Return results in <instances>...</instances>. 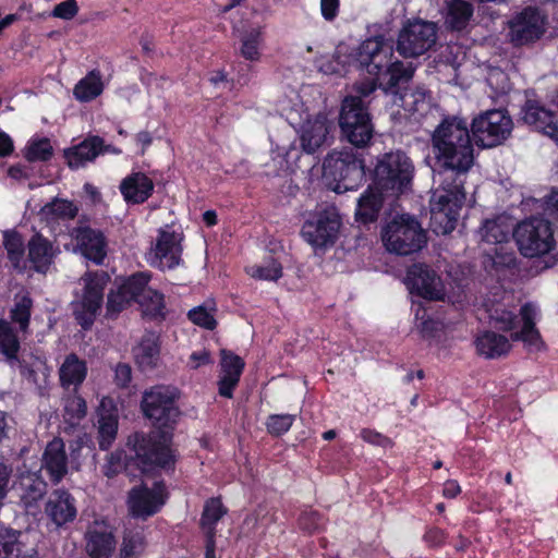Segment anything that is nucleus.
Here are the masks:
<instances>
[{
  "label": "nucleus",
  "instance_id": "obj_42",
  "mask_svg": "<svg viewBox=\"0 0 558 558\" xmlns=\"http://www.w3.org/2000/svg\"><path fill=\"white\" fill-rule=\"evenodd\" d=\"M20 349L19 339L8 322H0V352L3 353L8 360L15 361L16 354Z\"/></svg>",
  "mask_w": 558,
  "mask_h": 558
},
{
  "label": "nucleus",
  "instance_id": "obj_23",
  "mask_svg": "<svg viewBox=\"0 0 558 558\" xmlns=\"http://www.w3.org/2000/svg\"><path fill=\"white\" fill-rule=\"evenodd\" d=\"M165 490H131L128 498L129 512L134 518L147 519L166 502Z\"/></svg>",
  "mask_w": 558,
  "mask_h": 558
},
{
  "label": "nucleus",
  "instance_id": "obj_56",
  "mask_svg": "<svg viewBox=\"0 0 558 558\" xmlns=\"http://www.w3.org/2000/svg\"><path fill=\"white\" fill-rule=\"evenodd\" d=\"M361 437L364 441H366L371 445H375V446H379V447H384V448L392 446V441L390 438H388L387 436H385L374 429L363 428L361 430Z\"/></svg>",
  "mask_w": 558,
  "mask_h": 558
},
{
  "label": "nucleus",
  "instance_id": "obj_57",
  "mask_svg": "<svg viewBox=\"0 0 558 558\" xmlns=\"http://www.w3.org/2000/svg\"><path fill=\"white\" fill-rule=\"evenodd\" d=\"M19 555L16 541L0 535V558H19Z\"/></svg>",
  "mask_w": 558,
  "mask_h": 558
},
{
  "label": "nucleus",
  "instance_id": "obj_1",
  "mask_svg": "<svg viewBox=\"0 0 558 558\" xmlns=\"http://www.w3.org/2000/svg\"><path fill=\"white\" fill-rule=\"evenodd\" d=\"M439 169L434 174L438 186L430 197V223L436 233L451 232L459 209L465 201L464 182L474 162V149L468 124L461 119H446L432 136Z\"/></svg>",
  "mask_w": 558,
  "mask_h": 558
},
{
  "label": "nucleus",
  "instance_id": "obj_7",
  "mask_svg": "<svg viewBox=\"0 0 558 558\" xmlns=\"http://www.w3.org/2000/svg\"><path fill=\"white\" fill-rule=\"evenodd\" d=\"M110 278L105 271L86 272L80 279L82 291L75 293L73 314L83 328H89L104 300V291Z\"/></svg>",
  "mask_w": 558,
  "mask_h": 558
},
{
  "label": "nucleus",
  "instance_id": "obj_63",
  "mask_svg": "<svg viewBox=\"0 0 558 558\" xmlns=\"http://www.w3.org/2000/svg\"><path fill=\"white\" fill-rule=\"evenodd\" d=\"M12 150L13 142L11 137L4 132H0V157L10 155Z\"/></svg>",
  "mask_w": 558,
  "mask_h": 558
},
{
  "label": "nucleus",
  "instance_id": "obj_10",
  "mask_svg": "<svg viewBox=\"0 0 558 558\" xmlns=\"http://www.w3.org/2000/svg\"><path fill=\"white\" fill-rule=\"evenodd\" d=\"M437 40V26L423 20L409 21L399 32L397 51L403 58H416L427 52Z\"/></svg>",
  "mask_w": 558,
  "mask_h": 558
},
{
  "label": "nucleus",
  "instance_id": "obj_6",
  "mask_svg": "<svg viewBox=\"0 0 558 558\" xmlns=\"http://www.w3.org/2000/svg\"><path fill=\"white\" fill-rule=\"evenodd\" d=\"M324 178L335 182L332 191L338 194L354 190L364 178V165L352 150H333L323 163Z\"/></svg>",
  "mask_w": 558,
  "mask_h": 558
},
{
  "label": "nucleus",
  "instance_id": "obj_21",
  "mask_svg": "<svg viewBox=\"0 0 558 558\" xmlns=\"http://www.w3.org/2000/svg\"><path fill=\"white\" fill-rule=\"evenodd\" d=\"M111 151L120 154L121 150L116 147L105 146L104 140L99 136H90L78 145L71 147L64 151L68 165L72 169H78L86 162L93 161L99 154Z\"/></svg>",
  "mask_w": 558,
  "mask_h": 558
},
{
  "label": "nucleus",
  "instance_id": "obj_16",
  "mask_svg": "<svg viewBox=\"0 0 558 558\" xmlns=\"http://www.w3.org/2000/svg\"><path fill=\"white\" fill-rule=\"evenodd\" d=\"M537 314L535 305L531 303L524 304L520 308V316L523 323L522 328L511 333V340L522 341L525 350L530 353H538L546 350V344L535 326Z\"/></svg>",
  "mask_w": 558,
  "mask_h": 558
},
{
  "label": "nucleus",
  "instance_id": "obj_31",
  "mask_svg": "<svg viewBox=\"0 0 558 558\" xmlns=\"http://www.w3.org/2000/svg\"><path fill=\"white\" fill-rule=\"evenodd\" d=\"M134 359L143 372L157 367L160 360L159 338L155 332H146L133 350Z\"/></svg>",
  "mask_w": 558,
  "mask_h": 558
},
{
  "label": "nucleus",
  "instance_id": "obj_60",
  "mask_svg": "<svg viewBox=\"0 0 558 558\" xmlns=\"http://www.w3.org/2000/svg\"><path fill=\"white\" fill-rule=\"evenodd\" d=\"M238 377L234 376H228V375H221L219 380V393L222 397L231 398L232 391L235 388V386L239 383Z\"/></svg>",
  "mask_w": 558,
  "mask_h": 558
},
{
  "label": "nucleus",
  "instance_id": "obj_4",
  "mask_svg": "<svg viewBox=\"0 0 558 558\" xmlns=\"http://www.w3.org/2000/svg\"><path fill=\"white\" fill-rule=\"evenodd\" d=\"M392 60L393 47L384 37L377 36L364 40L359 47L357 61L372 75V78L356 83L353 87L356 94L371 95L377 88V83Z\"/></svg>",
  "mask_w": 558,
  "mask_h": 558
},
{
  "label": "nucleus",
  "instance_id": "obj_28",
  "mask_svg": "<svg viewBox=\"0 0 558 558\" xmlns=\"http://www.w3.org/2000/svg\"><path fill=\"white\" fill-rule=\"evenodd\" d=\"M45 511L58 526L73 521L76 517L74 499L68 490H54L48 498Z\"/></svg>",
  "mask_w": 558,
  "mask_h": 558
},
{
  "label": "nucleus",
  "instance_id": "obj_5",
  "mask_svg": "<svg viewBox=\"0 0 558 558\" xmlns=\"http://www.w3.org/2000/svg\"><path fill=\"white\" fill-rule=\"evenodd\" d=\"M413 172L414 166L404 153L384 154L375 167V185L388 196H398L410 185Z\"/></svg>",
  "mask_w": 558,
  "mask_h": 558
},
{
  "label": "nucleus",
  "instance_id": "obj_43",
  "mask_svg": "<svg viewBox=\"0 0 558 558\" xmlns=\"http://www.w3.org/2000/svg\"><path fill=\"white\" fill-rule=\"evenodd\" d=\"M262 41L263 37L260 29L254 28L246 32L241 38V56L250 61L259 60V47Z\"/></svg>",
  "mask_w": 558,
  "mask_h": 558
},
{
  "label": "nucleus",
  "instance_id": "obj_54",
  "mask_svg": "<svg viewBox=\"0 0 558 558\" xmlns=\"http://www.w3.org/2000/svg\"><path fill=\"white\" fill-rule=\"evenodd\" d=\"M78 13V4L76 0H65L58 3L52 10V16L62 20H72Z\"/></svg>",
  "mask_w": 558,
  "mask_h": 558
},
{
  "label": "nucleus",
  "instance_id": "obj_39",
  "mask_svg": "<svg viewBox=\"0 0 558 558\" xmlns=\"http://www.w3.org/2000/svg\"><path fill=\"white\" fill-rule=\"evenodd\" d=\"M87 405L85 400L77 395L69 396L64 400L63 418L70 427H75L86 416Z\"/></svg>",
  "mask_w": 558,
  "mask_h": 558
},
{
  "label": "nucleus",
  "instance_id": "obj_19",
  "mask_svg": "<svg viewBox=\"0 0 558 558\" xmlns=\"http://www.w3.org/2000/svg\"><path fill=\"white\" fill-rule=\"evenodd\" d=\"M98 444L101 450H108L117 438L119 426L118 409L110 398H102L97 410Z\"/></svg>",
  "mask_w": 558,
  "mask_h": 558
},
{
  "label": "nucleus",
  "instance_id": "obj_61",
  "mask_svg": "<svg viewBox=\"0 0 558 558\" xmlns=\"http://www.w3.org/2000/svg\"><path fill=\"white\" fill-rule=\"evenodd\" d=\"M192 368L211 363L210 354L206 350L193 352L190 356Z\"/></svg>",
  "mask_w": 558,
  "mask_h": 558
},
{
  "label": "nucleus",
  "instance_id": "obj_24",
  "mask_svg": "<svg viewBox=\"0 0 558 558\" xmlns=\"http://www.w3.org/2000/svg\"><path fill=\"white\" fill-rule=\"evenodd\" d=\"M522 120L535 130L558 141V122L553 111L538 102L527 100L522 110Z\"/></svg>",
  "mask_w": 558,
  "mask_h": 558
},
{
  "label": "nucleus",
  "instance_id": "obj_44",
  "mask_svg": "<svg viewBox=\"0 0 558 558\" xmlns=\"http://www.w3.org/2000/svg\"><path fill=\"white\" fill-rule=\"evenodd\" d=\"M247 274L259 280L277 281L282 276V266L274 258L247 268Z\"/></svg>",
  "mask_w": 558,
  "mask_h": 558
},
{
  "label": "nucleus",
  "instance_id": "obj_51",
  "mask_svg": "<svg viewBox=\"0 0 558 558\" xmlns=\"http://www.w3.org/2000/svg\"><path fill=\"white\" fill-rule=\"evenodd\" d=\"M221 356L222 375L234 376L240 378L244 367V362L242 361V359L226 350L221 351Z\"/></svg>",
  "mask_w": 558,
  "mask_h": 558
},
{
  "label": "nucleus",
  "instance_id": "obj_8",
  "mask_svg": "<svg viewBox=\"0 0 558 558\" xmlns=\"http://www.w3.org/2000/svg\"><path fill=\"white\" fill-rule=\"evenodd\" d=\"M513 238L520 253L530 258L548 254L556 244L550 222L537 217L520 222Z\"/></svg>",
  "mask_w": 558,
  "mask_h": 558
},
{
  "label": "nucleus",
  "instance_id": "obj_9",
  "mask_svg": "<svg viewBox=\"0 0 558 558\" xmlns=\"http://www.w3.org/2000/svg\"><path fill=\"white\" fill-rule=\"evenodd\" d=\"M472 134L475 143L484 148L501 145L513 130L511 117L505 110H488L473 119Z\"/></svg>",
  "mask_w": 558,
  "mask_h": 558
},
{
  "label": "nucleus",
  "instance_id": "obj_20",
  "mask_svg": "<svg viewBox=\"0 0 558 558\" xmlns=\"http://www.w3.org/2000/svg\"><path fill=\"white\" fill-rule=\"evenodd\" d=\"M72 236L81 253L95 264H102L107 255V242L99 230L83 226L72 230Z\"/></svg>",
  "mask_w": 558,
  "mask_h": 558
},
{
  "label": "nucleus",
  "instance_id": "obj_26",
  "mask_svg": "<svg viewBox=\"0 0 558 558\" xmlns=\"http://www.w3.org/2000/svg\"><path fill=\"white\" fill-rule=\"evenodd\" d=\"M119 189L126 203L142 204L150 197L154 182L143 172H133L121 181Z\"/></svg>",
  "mask_w": 558,
  "mask_h": 558
},
{
  "label": "nucleus",
  "instance_id": "obj_25",
  "mask_svg": "<svg viewBox=\"0 0 558 558\" xmlns=\"http://www.w3.org/2000/svg\"><path fill=\"white\" fill-rule=\"evenodd\" d=\"M27 250L26 263L29 262L34 270L43 274L49 269L59 252L48 239L39 233L33 235L28 241Z\"/></svg>",
  "mask_w": 558,
  "mask_h": 558
},
{
  "label": "nucleus",
  "instance_id": "obj_29",
  "mask_svg": "<svg viewBox=\"0 0 558 558\" xmlns=\"http://www.w3.org/2000/svg\"><path fill=\"white\" fill-rule=\"evenodd\" d=\"M513 222L509 216L498 215L483 221L478 229L481 240L487 244L508 243L510 235H513Z\"/></svg>",
  "mask_w": 558,
  "mask_h": 558
},
{
  "label": "nucleus",
  "instance_id": "obj_45",
  "mask_svg": "<svg viewBox=\"0 0 558 558\" xmlns=\"http://www.w3.org/2000/svg\"><path fill=\"white\" fill-rule=\"evenodd\" d=\"M490 323L500 330L511 331L517 327L518 316L504 306H496L489 311Z\"/></svg>",
  "mask_w": 558,
  "mask_h": 558
},
{
  "label": "nucleus",
  "instance_id": "obj_3",
  "mask_svg": "<svg viewBox=\"0 0 558 558\" xmlns=\"http://www.w3.org/2000/svg\"><path fill=\"white\" fill-rule=\"evenodd\" d=\"M381 241L388 252L397 255H410L426 245L427 236L414 217L400 215L383 227Z\"/></svg>",
  "mask_w": 558,
  "mask_h": 558
},
{
  "label": "nucleus",
  "instance_id": "obj_48",
  "mask_svg": "<svg viewBox=\"0 0 558 558\" xmlns=\"http://www.w3.org/2000/svg\"><path fill=\"white\" fill-rule=\"evenodd\" d=\"M32 299L27 294L17 296L16 303L11 311L12 319L20 325L22 330H26L31 317Z\"/></svg>",
  "mask_w": 558,
  "mask_h": 558
},
{
  "label": "nucleus",
  "instance_id": "obj_18",
  "mask_svg": "<svg viewBox=\"0 0 558 558\" xmlns=\"http://www.w3.org/2000/svg\"><path fill=\"white\" fill-rule=\"evenodd\" d=\"M362 95L347 96L341 106L339 116V126L344 137H356L353 129L359 126L361 122H371V117Z\"/></svg>",
  "mask_w": 558,
  "mask_h": 558
},
{
  "label": "nucleus",
  "instance_id": "obj_12",
  "mask_svg": "<svg viewBox=\"0 0 558 558\" xmlns=\"http://www.w3.org/2000/svg\"><path fill=\"white\" fill-rule=\"evenodd\" d=\"M508 37L515 46H525L539 40L546 32V16L536 8L527 7L508 21Z\"/></svg>",
  "mask_w": 558,
  "mask_h": 558
},
{
  "label": "nucleus",
  "instance_id": "obj_34",
  "mask_svg": "<svg viewBox=\"0 0 558 558\" xmlns=\"http://www.w3.org/2000/svg\"><path fill=\"white\" fill-rule=\"evenodd\" d=\"M387 195L375 187H368L359 198L357 208L355 213L356 220L368 223L377 219L383 206L384 196Z\"/></svg>",
  "mask_w": 558,
  "mask_h": 558
},
{
  "label": "nucleus",
  "instance_id": "obj_15",
  "mask_svg": "<svg viewBox=\"0 0 558 558\" xmlns=\"http://www.w3.org/2000/svg\"><path fill=\"white\" fill-rule=\"evenodd\" d=\"M332 121L325 113H317L307 119L300 129V142L302 149L307 154H314L328 141Z\"/></svg>",
  "mask_w": 558,
  "mask_h": 558
},
{
  "label": "nucleus",
  "instance_id": "obj_37",
  "mask_svg": "<svg viewBox=\"0 0 558 558\" xmlns=\"http://www.w3.org/2000/svg\"><path fill=\"white\" fill-rule=\"evenodd\" d=\"M414 74V68L411 63L405 64L399 60H392L381 78L388 77L387 82L379 81V86L387 92L397 87L402 82H409Z\"/></svg>",
  "mask_w": 558,
  "mask_h": 558
},
{
  "label": "nucleus",
  "instance_id": "obj_55",
  "mask_svg": "<svg viewBox=\"0 0 558 558\" xmlns=\"http://www.w3.org/2000/svg\"><path fill=\"white\" fill-rule=\"evenodd\" d=\"M543 209L545 215L558 223V187L551 189L544 197Z\"/></svg>",
  "mask_w": 558,
  "mask_h": 558
},
{
  "label": "nucleus",
  "instance_id": "obj_52",
  "mask_svg": "<svg viewBox=\"0 0 558 558\" xmlns=\"http://www.w3.org/2000/svg\"><path fill=\"white\" fill-rule=\"evenodd\" d=\"M353 131L356 134V137H345V138L348 140V142H350L355 147H364L371 142V140L373 137L374 126H373L372 121L367 122V123L361 122V124L359 126H356L355 129H353Z\"/></svg>",
  "mask_w": 558,
  "mask_h": 558
},
{
  "label": "nucleus",
  "instance_id": "obj_17",
  "mask_svg": "<svg viewBox=\"0 0 558 558\" xmlns=\"http://www.w3.org/2000/svg\"><path fill=\"white\" fill-rule=\"evenodd\" d=\"M148 281L149 276L140 272L125 280L116 291H111L107 300V315L116 316L126 308L132 301H136L141 289Z\"/></svg>",
  "mask_w": 558,
  "mask_h": 558
},
{
  "label": "nucleus",
  "instance_id": "obj_50",
  "mask_svg": "<svg viewBox=\"0 0 558 558\" xmlns=\"http://www.w3.org/2000/svg\"><path fill=\"white\" fill-rule=\"evenodd\" d=\"M29 161H45L52 156V146L48 140H39L28 145L25 154Z\"/></svg>",
  "mask_w": 558,
  "mask_h": 558
},
{
  "label": "nucleus",
  "instance_id": "obj_32",
  "mask_svg": "<svg viewBox=\"0 0 558 558\" xmlns=\"http://www.w3.org/2000/svg\"><path fill=\"white\" fill-rule=\"evenodd\" d=\"M445 25L451 31H463L474 14V7L468 0H447Z\"/></svg>",
  "mask_w": 558,
  "mask_h": 558
},
{
  "label": "nucleus",
  "instance_id": "obj_38",
  "mask_svg": "<svg viewBox=\"0 0 558 558\" xmlns=\"http://www.w3.org/2000/svg\"><path fill=\"white\" fill-rule=\"evenodd\" d=\"M227 513L219 498L209 499L204 507L201 525L206 535H215L216 523Z\"/></svg>",
  "mask_w": 558,
  "mask_h": 558
},
{
  "label": "nucleus",
  "instance_id": "obj_46",
  "mask_svg": "<svg viewBox=\"0 0 558 558\" xmlns=\"http://www.w3.org/2000/svg\"><path fill=\"white\" fill-rule=\"evenodd\" d=\"M77 209L73 203L65 199H56L41 209L43 216L46 218H74Z\"/></svg>",
  "mask_w": 558,
  "mask_h": 558
},
{
  "label": "nucleus",
  "instance_id": "obj_22",
  "mask_svg": "<svg viewBox=\"0 0 558 558\" xmlns=\"http://www.w3.org/2000/svg\"><path fill=\"white\" fill-rule=\"evenodd\" d=\"M116 547L111 527L105 520H95L87 532L86 550L92 558H110Z\"/></svg>",
  "mask_w": 558,
  "mask_h": 558
},
{
  "label": "nucleus",
  "instance_id": "obj_40",
  "mask_svg": "<svg viewBox=\"0 0 558 558\" xmlns=\"http://www.w3.org/2000/svg\"><path fill=\"white\" fill-rule=\"evenodd\" d=\"M4 247L8 252V257L13 264L14 268L23 271L26 269V259L24 258V244L21 236L16 233L4 234Z\"/></svg>",
  "mask_w": 558,
  "mask_h": 558
},
{
  "label": "nucleus",
  "instance_id": "obj_53",
  "mask_svg": "<svg viewBox=\"0 0 558 558\" xmlns=\"http://www.w3.org/2000/svg\"><path fill=\"white\" fill-rule=\"evenodd\" d=\"M416 317L420 319V323L416 325V330L423 339H430L436 337L438 331H440L442 328V324L440 322L425 318V313L422 317H418L416 314Z\"/></svg>",
  "mask_w": 558,
  "mask_h": 558
},
{
  "label": "nucleus",
  "instance_id": "obj_62",
  "mask_svg": "<svg viewBox=\"0 0 558 558\" xmlns=\"http://www.w3.org/2000/svg\"><path fill=\"white\" fill-rule=\"evenodd\" d=\"M13 469L11 465L0 462V488H7L11 482Z\"/></svg>",
  "mask_w": 558,
  "mask_h": 558
},
{
  "label": "nucleus",
  "instance_id": "obj_30",
  "mask_svg": "<svg viewBox=\"0 0 558 558\" xmlns=\"http://www.w3.org/2000/svg\"><path fill=\"white\" fill-rule=\"evenodd\" d=\"M474 345L477 354L485 359H499L507 355L512 348L509 338L490 330L478 333Z\"/></svg>",
  "mask_w": 558,
  "mask_h": 558
},
{
  "label": "nucleus",
  "instance_id": "obj_64",
  "mask_svg": "<svg viewBox=\"0 0 558 558\" xmlns=\"http://www.w3.org/2000/svg\"><path fill=\"white\" fill-rule=\"evenodd\" d=\"M121 466L122 464L120 462V459L111 454L108 464L105 466V474L110 477L113 474L118 473Z\"/></svg>",
  "mask_w": 558,
  "mask_h": 558
},
{
  "label": "nucleus",
  "instance_id": "obj_33",
  "mask_svg": "<svg viewBox=\"0 0 558 558\" xmlns=\"http://www.w3.org/2000/svg\"><path fill=\"white\" fill-rule=\"evenodd\" d=\"M87 375V365L76 354L71 353L65 356L59 368V378L64 388L73 387L77 389Z\"/></svg>",
  "mask_w": 558,
  "mask_h": 558
},
{
  "label": "nucleus",
  "instance_id": "obj_27",
  "mask_svg": "<svg viewBox=\"0 0 558 558\" xmlns=\"http://www.w3.org/2000/svg\"><path fill=\"white\" fill-rule=\"evenodd\" d=\"M44 470L50 476L52 485L58 484L68 472V459L61 438L52 439L44 453Z\"/></svg>",
  "mask_w": 558,
  "mask_h": 558
},
{
  "label": "nucleus",
  "instance_id": "obj_47",
  "mask_svg": "<svg viewBox=\"0 0 558 558\" xmlns=\"http://www.w3.org/2000/svg\"><path fill=\"white\" fill-rule=\"evenodd\" d=\"M215 312L216 308L214 305L209 307L205 305H199L192 308L189 312L187 316L191 319V322L194 323L195 325L208 330H213L217 325V322L215 319Z\"/></svg>",
  "mask_w": 558,
  "mask_h": 558
},
{
  "label": "nucleus",
  "instance_id": "obj_35",
  "mask_svg": "<svg viewBox=\"0 0 558 558\" xmlns=\"http://www.w3.org/2000/svg\"><path fill=\"white\" fill-rule=\"evenodd\" d=\"M136 302L142 307L143 314L150 318H163L165 317V298L160 292L148 287V283H145L141 292L138 293V298H136Z\"/></svg>",
  "mask_w": 558,
  "mask_h": 558
},
{
  "label": "nucleus",
  "instance_id": "obj_49",
  "mask_svg": "<svg viewBox=\"0 0 558 558\" xmlns=\"http://www.w3.org/2000/svg\"><path fill=\"white\" fill-rule=\"evenodd\" d=\"M294 414H271L267 417L266 427L270 435L280 436L287 433L295 421Z\"/></svg>",
  "mask_w": 558,
  "mask_h": 558
},
{
  "label": "nucleus",
  "instance_id": "obj_13",
  "mask_svg": "<svg viewBox=\"0 0 558 558\" xmlns=\"http://www.w3.org/2000/svg\"><path fill=\"white\" fill-rule=\"evenodd\" d=\"M181 233L169 228L159 229L157 238L148 252L147 260L151 266L162 270L177 267L181 262Z\"/></svg>",
  "mask_w": 558,
  "mask_h": 558
},
{
  "label": "nucleus",
  "instance_id": "obj_36",
  "mask_svg": "<svg viewBox=\"0 0 558 558\" xmlns=\"http://www.w3.org/2000/svg\"><path fill=\"white\" fill-rule=\"evenodd\" d=\"M104 90L101 74L93 70L74 86V97L83 102L90 101L98 97Z\"/></svg>",
  "mask_w": 558,
  "mask_h": 558
},
{
  "label": "nucleus",
  "instance_id": "obj_14",
  "mask_svg": "<svg viewBox=\"0 0 558 558\" xmlns=\"http://www.w3.org/2000/svg\"><path fill=\"white\" fill-rule=\"evenodd\" d=\"M407 284L412 293L426 300L440 301L446 295L440 277L424 264H414L408 269Z\"/></svg>",
  "mask_w": 558,
  "mask_h": 558
},
{
  "label": "nucleus",
  "instance_id": "obj_41",
  "mask_svg": "<svg viewBox=\"0 0 558 558\" xmlns=\"http://www.w3.org/2000/svg\"><path fill=\"white\" fill-rule=\"evenodd\" d=\"M145 549L143 533L140 531H126L123 535L119 558H138Z\"/></svg>",
  "mask_w": 558,
  "mask_h": 558
},
{
  "label": "nucleus",
  "instance_id": "obj_59",
  "mask_svg": "<svg viewBox=\"0 0 558 558\" xmlns=\"http://www.w3.org/2000/svg\"><path fill=\"white\" fill-rule=\"evenodd\" d=\"M340 0H320V12L323 17L331 22L339 13Z\"/></svg>",
  "mask_w": 558,
  "mask_h": 558
},
{
  "label": "nucleus",
  "instance_id": "obj_2",
  "mask_svg": "<svg viewBox=\"0 0 558 558\" xmlns=\"http://www.w3.org/2000/svg\"><path fill=\"white\" fill-rule=\"evenodd\" d=\"M144 415L157 430L136 434L134 437L135 463L144 475L141 486L133 488H161L158 482H149L159 469L170 468L174 462L171 449V429L180 416L175 395L169 387L156 386L145 391L142 400Z\"/></svg>",
  "mask_w": 558,
  "mask_h": 558
},
{
  "label": "nucleus",
  "instance_id": "obj_11",
  "mask_svg": "<svg viewBox=\"0 0 558 558\" xmlns=\"http://www.w3.org/2000/svg\"><path fill=\"white\" fill-rule=\"evenodd\" d=\"M341 226V218L333 206H326L314 214L304 222L302 235L304 240L315 248H324L337 240Z\"/></svg>",
  "mask_w": 558,
  "mask_h": 558
},
{
  "label": "nucleus",
  "instance_id": "obj_58",
  "mask_svg": "<svg viewBox=\"0 0 558 558\" xmlns=\"http://www.w3.org/2000/svg\"><path fill=\"white\" fill-rule=\"evenodd\" d=\"M132 379V368L129 364L120 363L114 368V381L119 387H126Z\"/></svg>",
  "mask_w": 558,
  "mask_h": 558
}]
</instances>
